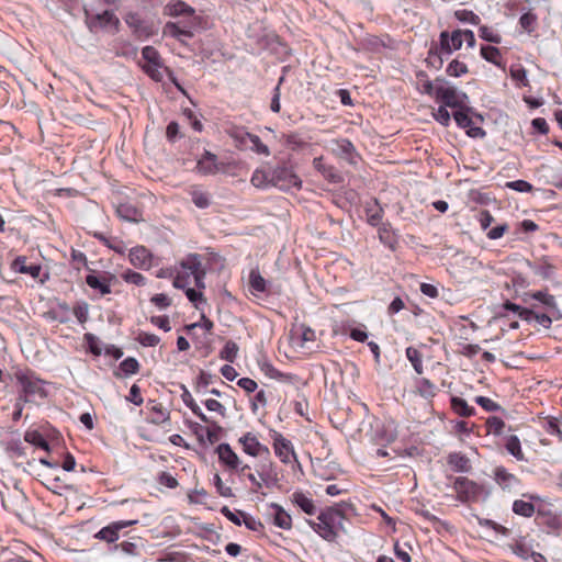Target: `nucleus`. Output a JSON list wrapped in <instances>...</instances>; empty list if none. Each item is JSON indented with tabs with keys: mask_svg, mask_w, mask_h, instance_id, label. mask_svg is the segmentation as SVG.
<instances>
[{
	"mask_svg": "<svg viewBox=\"0 0 562 562\" xmlns=\"http://www.w3.org/2000/svg\"><path fill=\"white\" fill-rule=\"evenodd\" d=\"M345 514L339 508L328 507L319 513L317 520H307L308 526L325 541L334 542L342 529Z\"/></svg>",
	"mask_w": 562,
	"mask_h": 562,
	"instance_id": "obj_1",
	"label": "nucleus"
},
{
	"mask_svg": "<svg viewBox=\"0 0 562 562\" xmlns=\"http://www.w3.org/2000/svg\"><path fill=\"white\" fill-rule=\"evenodd\" d=\"M452 488L457 494V499L463 504L477 503L490 495V491L483 484H480L467 476H457L453 479Z\"/></svg>",
	"mask_w": 562,
	"mask_h": 562,
	"instance_id": "obj_2",
	"label": "nucleus"
},
{
	"mask_svg": "<svg viewBox=\"0 0 562 562\" xmlns=\"http://www.w3.org/2000/svg\"><path fill=\"white\" fill-rule=\"evenodd\" d=\"M15 378L22 389L20 401L35 402L47 397L45 382L38 379L33 371H19L15 373Z\"/></svg>",
	"mask_w": 562,
	"mask_h": 562,
	"instance_id": "obj_3",
	"label": "nucleus"
},
{
	"mask_svg": "<svg viewBox=\"0 0 562 562\" xmlns=\"http://www.w3.org/2000/svg\"><path fill=\"white\" fill-rule=\"evenodd\" d=\"M434 99L441 105L458 109L468 103V95L451 86L445 78L438 77L437 92Z\"/></svg>",
	"mask_w": 562,
	"mask_h": 562,
	"instance_id": "obj_4",
	"label": "nucleus"
},
{
	"mask_svg": "<svg viewBox=\"0 0 562 562\" xmlns=\"http://www.w3.org/2000/svg\"><path fill=\"white\" fill-rule=\"evenodd\" d=\"M270 184L283 190L289 191L293 188L300 189L302 181L292 168L286 166H278L270 170Z\"/></svg>",
	"mask_w": 562,
	"mask_h": 562,
	"instance_id": "obj_5",
	"label": "nucleus"
},
{
	"mask_svg": "<svg viewBox=\"0 0 562 562\" xmlns=\"http://www.w3.org/2000/svg\"><path fill=\"white\" fill-rule=\"evenodd\" d=\"M142 56L145 60L143 65L144 72L155 81L162 80L161 68L164 66L159 52L153 46H145L142 49Z\"/></svg>",
	"mask_w": 562,
	"mask_h": 562,
	"instance_id": "obj_6",
	"label": "nucleus"
},
{
	"mask_svg": "<svg viewBox=\"0 0 562 562\" xmlns=\"http://www.w3.org/2000/svg\"><path fill=\"white\" fill-rule=\"evenodd\" d=\"M183 273L189 272V277L194 279V284L198 289H204L205 270L202 266L201 258L198 254L187 256L180 263Z\"/></svg>",
	"mask_w": 562,
	"mask_h": 562,
	"instance_id": "obj_7",
	"label": "nucleus"
},
{
	"mask_svg": "<svg viewBox=\"0 0 562 562\" xmlns=\"http://www.w3.org/2000/svg\"><path fill=\"white\" fill-rule=\"evenodd\" d=\"M271 437L273 451L282 463L289 464L292 461L297 462L294 446L289 439L278 431H273Z\"/></svg>",
	"mask_w": 562,
	"mask_h": 562,
	"instance_id": "obj_8",
	"label": "nucleus"
},
{
	"mask_svg": "<svg viewBox=\"0 0 562 562\" xmlns=\"http://www.w3.org/2000/svg\"><path fill=\"white\" fill-rule=\"evenodd\" d=\"M124 21L138 40H147L156 33L154 26L147 23L137 12H127L124 15Z\"/></svg>",
	"mask_w": 562,
	"mask_h": 562,
	"instance_id": "obj_9",
	"label": "nucleus"
},
{
	"mask_svg": "<svg viewBox=\"0 0 562 562\" xmlns=\"http://www.w3.org/2000/svg\"><path fill=\"white\" fill-rule=\"evenodd\" d=\"M238 443L241 446L243 451L250 457H270L269 448L262 445L258 436L252 431H247L240 436Z\"/></svg>",
	"mask_w": 562,
	"mask_h": 562,
	"instance_id": "obj_10",
	"label": "nucleus"
},
{
	"mask_svg": "<svg viewBox=\"0 0 562 562\" xmlns=\"http://www.w3.org/2000/svg\"><path fill=\"white\" fill-rule=\"evenodd\" d=\"M138 522L137 519H133V520H117V521H113L111 522L110 525L101 528L95 535L94 537L99 540H102V541H105L108 543H113L115 542L119 537H120V532L126 528V527H131V526H134Z\"/></svg>",
	"mask_w": 562,
	"mask_h": 562,
	"instance_id": "obj_11",
	"label": "nucleus"
},
{
	"mask_svg": "<svg viewBox=\"0 0 562 562\" xmlns=\"http://www.w3.org/2000/svg\"><path fill=\"white\" fill-rule=\"evenodd\" d=\"M493 479L503 491L507 492H514L521 485V480L503 465L493 470Z\"/></svg>",
	"mask_w": 562,
	"mask_h": 562,
	"instance_id": "obj_12",
	"label": "nucleus"
},
{
	"mask_svg": "<svg viewBox=\"0 0 562 562\" xmlns=\"http://www.w3.org/2000/svg\"><path fill=\"white\" fill-rule=\"evenodd\" d=\"M440 48L441 54L450 56L453 52L459 50L463 45V38H461V30H454L449 33L442 31L439 35V43L437 44Z\"/></svg>",
	"mask_w": 562,
	"mask_h": 562,
	"instance_id": "obj_13",
	"label": "nucleus"
},
{
	"mask_svg": "<svg viewBox=\"0 0 562 562\" xmlns=\"http://www.w3.org/2000/svg\"><path fill=\"white\" fill-rule=\"evenodd\" d=\"M148 412L147 422L149 424L161 426L170 420V412L162 403L156 400H148L146 403Z\"/></svg>",
	"mask_w": 562,
	"mask_h": 562,
	"instance_id": "obj_14",
	"label": "nucleus"
},
{
	"mask_svg": "<svg viewBox=\"0 0 562 562\" xmlns=\"http://www.w3.org/2000/svg\"><path fill=\"white\" fill-rule=\"evenodd\" d=\"M11 268L18 273L29 274L35 280L40 279L41 283H44L48 279L47 273H45V278H41L42 266L36 263H27V258L25 256L16 257L13 260Z\"/></svg>",
	"mask_w": 562,
	"mask_h": 562,
	"instance_id": "obj_15",
	"label": "nucleus"
},
{
	"mask_svg": "<svg viewBox=\"0 0 562 562\" xmlns=\"http://www.w3.org/2000/svg\"><path fill=\"white\" fill-rule=\"evenodd\" d=\"M87 19L90 30L113 26L117 31L121 23L119 18L112 11L109 10H105L101 13H97L93 15H87Z\"/></svg>",
	"mask_w": 562,
	"mask_h": 562,
	"instance_id": "obj_16",
	"label": "nucleus"
},
{
	"mask_svg": "<svg viewBox=\"0 0 562 562\" xmlns=\"http://www.w3.org/2000/svg\"><path fill=\"white\" fill-rule=\"evenodd\" d=\"M469 111L467 104L463 108H458L453 113L456 123L461 128H468V134L472 137L484 136L485 132L481 127H472L473 121Z\"/></svg>",
	"mask_w": 562,
	"mask_h": 562,
	"instance_id": "obj_17",
	"label": "nucleus"
},
{
	"mask_svg": "<svg viewBox=\"0 0 562 562\" xmlns=\"http://www.w3.org/2000/svg\"><path fill=\"white\" fill-rule=\"evenodd\" d=\"M113 280H115L114 274L105 272L103 276L99 277L93 270H91V273L86 277V283L91 289L98 290L102 295L111 293V283Z\"/></svg>",
	"mask_w": 562,
	"mask_h": 562,
	"instance_id": "obj_18",
	"label": "nucleus"
},
{
	"mask_svg": "<svg viewBox=\"0 0 562 562\" xmlns=\"http://www.w3.org/2000/svg\"><path fill=\"white\" fill-rule=\"evenodd\" d=\"M128 260L135 268L148 270L151 267L153 254L144 246H136L130 250Z\"/></svg>",
	"mask_w": 562,
	"mask_h": 562,
	"instance_id": "obj_19",
	"label": "nucleus"
},
{
	"mask_svg": "<svg viewBox=\"0 0 562 562\" xmlns=\"http://www.w3.org/2000/svg\"><path fill=\"white\" fill-rule=\"evenodd\" d=\"M216 453L218 456L220 462L228 470L234 471V469H238V467L241 464L240 458L228 443H220L216 448Z\"/></svg>",
	"mask_w": 562,
	"mask_h": 562,
	"instance_id": "obj_20",
	"label": "nucleus"
},
{
	"mask_svg": "<svg viewBox=\"0 0 562 562\" xmlns=\"http://www.w3.org/2000/svg\"><path fill=\"white\" fill-rule=\"evenodd\" d=\"M292 504L297 506L306 515L313 516L316 514V505L308 493L295 491L290 496Z\"/></svg>",
	"mask_w": 562,
	"mask_h": 562,
	"instance_id": "obj_21",
	"label": "nucleus"
},
{
	"mask_svg": "<svg viewBox=\"0 0 562 562\" xmlns=\"http://www.w3.org/2000/svg\"><path fill=\"white\" fill-rule=\"evenodd\" d=\"M313 166L330 183H340L342 181L340 172L334 166L325 164L323 157L314 158Z\"/></svg>",
	"mask_w": 562,
	"mask_h": 562,
	"instance_id": "obj_22",
	"label": "nucleus"
},
{
	"mask_svg": "<svg viewBox=\"0 0 562 562\" xmlns=\"http://www.w3.org/2000/svg\"><path fill=\"white\" fill-rule=\"evenodd\" d=\"M116 214L120 218L128 222L143 221V211L136 204L131 202L120 203L116 207Z\"/></svg>",
	"mask_w": 562,
	"mask_h": 562,
	"instance_id": "obj_23",
	"label": "nucleus"
},
{
	"mask_svg": "<svg viewBox=\"0 0 562 562\" xmlns=\"http://www.w3.org/2000/svg\"><path fill=\"white\" fill-rule=\"evenodd\" d=\"M196 169L202 175H215L220 170L216 155L205 151L198 160Z\"/></svg>",
	"mask_w": 562,
	"mask_h": 562,
	"instance_id": "obj_24",
	"label": "nucleus"
},
{
	"mask_svg": "<svg viewBox=\"0 0 562 562\" xmlns=\"http://www.w3.org/2000/svg\"><path fill=\"white\" fill-rule=\"evenodd\" d=\"M194 12L192 7L181 0L170 1L164 8V14L169 16H193Z\"/></svg>",
	"mask_w": 562,
	"mask_h": 562,
	"instance_id": "obj_25",
	"label": "nucleus"
},
{
	"mask_svg": "<svg viewBox=\"0 0 562 562\" xmlns=\"http://www.w3.org/2000/svg\"><path fill=\"white\" fill-rule=\"evenodd\" d=\"M416 86L420 93L434 98L437 92L438 77L435 80H430L428 75L420 70L416 74Z\"/></svg>",
	"mask_w": 562,
	"mask_h": 562,
	"instance_id": "obj_26",
	"label": "nucleus"
},
{
	"mask_svg": "<svg viewBox=\"0 0 562 562\" xmlns=\"http://www.w3.org/2000/svg\"><path fill=\"white\" fill-rule=\"evenodd\" d=\"M450 407L454 414L463 418L472 417L476 413L473 406H470L464 398L459 396L450 398Z\"/></svg>",
	"mask_w": 562,
	"mask_h": 562,
	"instance_id": "obj_27",
	"label": "nucleus"
},
{
	"mask_svg": "<svg viewBox=\"0 0 562 562\" xmlns=\"http://www.w3.org/2000/svg\"><path fill=\"white\" fill-rule=\"evenodd\" d=\"M528 295L532 300L540 302L549 313L555 314L559 312L554 295L548 293L547 291H533L528 293Z\"/></svg>",
	"mask_w": 562,
	"mask_h": 562,
	"instance_id": "obj_28",
	"label": "nucleus"
},
{
	"mask_svg": "<svg viewBox=\"0 0 562 562\" xmlns=\"http://www.w3.org/2000/svg\"><path fill=\"white\" fill-rule=\"evenodd\" d=\"M447 462L456 472H469L471 470L470 459L462 452L450 453Z\"/></svg>",
	"mask_w": 562,
	"mask_h": 562,
	"instance_id": "obj_29",
	"label": "nucleus"
},
{
	"mask_svg": "<svg viewBox=\"0 0 562 562\" xmlns=\"http://www.w3.org/2000/svg\"><path fill=\"white\" fill-rule=\"evenodd\" d=\"M481 56L488 63H492L501 69H505V63L503 60L501 50L495 46L485 45L480 49Z\"/></svg>",
	"mask_w": 562,
	"mask_h": 562,
	"instance_id": "obj_30",
	"label": "nucleus"
},
{
	"mask_svg": "<svg viewBox=\"0 0 562 562\" xmlns=\"http://www.w3.org/2000/svg\"><path fill=\"white\" fill-rule=\"evenodd\" d=\"M271 508L274 510L273 524L284 530L292 528V517L284 510L279 504H271Z\"/></svg>",
	"mask_w": 562,
	"mask_h": 562,
	"instance_id": "obj_31",
	"label": "nucleus"
},
{
	"mask_svg": "<svg viewBox=\"0 0 562 562\" xmlns=\"http://www.w3.org/2000/svg\"><path fill=\"white\" fill-rule=\"evenodd\" d=\"M284 145L291 150H302L308 146V143L297 132H290L282 135Z\"/></svg>",
	"mask_w": 562,
	"mask_h": 562,
	"instance_id": "obj_32",
	"label": "nucleus"
},
{
	"mask_svg": "<svg viewBox=\"0 0 562 562\" xmlns=\"http://www.w3.org/2000/svg\"><path fill=\"white\" fill-rule=\"evenodd\" d=\"M272 463H270V467ZM259 479L254 473H247V479L252 484L256 491H259L263 484H268L272 477H271V468L268 470L266 465H262L261 470L258 471Z\"/></svg>",
	"mask_w": 562,
	"mask_h": 562,
	"instance_id": "obj_33",
	"label": "nucleus"
},
{
	"mask_svg": "<svg viewBox=\"0 0 562 562\" xmlns=\"http://www.w3.org/2000/svg\"><path fill=\"white\" fill-rule=\"evenodd\" d=\"M226 133L231 138L235 140L236 147L239 149H245L247 147L248 139L251 135V133L237 126H232L227 128Z\"/></svg>",
	"mask_w": 562,
	"mask_h": 562,
	"instance_id": "obj_34",
	"label": "nucleus"
},
{
	"mask_svg": "<svg viewBox=\"0 0 562 562\" xmlns=\"http://www.w3.org/2000/svg\"><path fill=\"white\" fill-rule=\"evenodd\" d=\"M447 57L446 54L440 53V48L437 44L431 45L428 56L426 58V64L428 67H431L436 70H439L443 66V59Z\"/></svg>",
	"mask_w": 562,
	"mask_h": 562,
	"instance_id": "obj_35",
	"label": "nucleus"
},
{
	"mask_svg": "<svg viewBox=\"0 0 562 562\" xmlns=\"http://www.w3.org/2000/svg\"><path fill=\"white\" fill-rule=\"evenodd\" d=\"M510 78L516 82V87H529L530 82L527 77V70L520 64L513 65L509 69Z\"/></svg>",
	"mask_w": 562,
	"mask_h": 562,
	"instance_id": "obj_36",
	"label": "nucleus"
},
{
	"mask_svg": "<svg viewBox=\"0 0 562 562\" xmlns=\"http://www.w3.org/2000/svg\"><path fill=\"white\" fill-rule=\"evenodd\" d=\"M191 200L199 209H206L211 205L210 194L202 191L198 187H192L189 191Z\"/></svg>",
	"mask_w": 562,
	"mask_h": 562,
	"instance_id": "obj_37",
	"label": "nucleus"
},
{
	"mask_svg": "<svg viewBox=\"0 0 562 562\" xmlns=\"http://www.w3.org/2000/svg\"><path fill=\"white\" fill-rule=\"evenodd\" d=\"M162 33H164V35L171 36L175 38H180L181 36H186V37L193 36V34L190 30H188L186 27H181L179 25V23H175V22L166 23V25L164 26Z\"/></svg>",
	"mask_w": 562,
	"mask_h": 562,
	"instance_id": "obj_38",
	"label": "nucleus"
},
{
	"mask_svg": "<svg viewBox=\"0 0 562 562\" xmlns=\"http://www.w3.org/2000/svg\"><path fill=\"white\" fill-rule=\"evenodd\" d=\"M249 286L252 292L263 293L267 291V281L260 274L258 269H252L249 273Z\"/></svg>",
	"mask_w": 562,
	"mask_h": 562,
	"instance_id": "obj_39",
	"label": "nucleus"
},
{
	"mask_svg": "<svg viewBox=\"0 0 562 562\" xmlns=\"http://www.w3.org/2000/svg\"><path fill=\"white\" fill-rule=\"evenodd\" d=\"M405 355H406V358L412 363V366H413L414 370L416 371V373L417 374H422L423 370H424L422 352L417 348L411 346V347L406 348Z\"/></svg>",
	"mask_w": 562,
	"mask_h": 562,
	"instance_id": "obj_40",
	"label": "nucleus"
},
{
	"mask_svg": "<svg viewBox=\"0 0 562 562\" xmlns=\"http://www.w3.org/2000/svg\"><path fill=\"white\" fill-rule=\"evenodd\" d=\"M24 440L27 443H31L35 447H38L41 449H44L46 451L49 450V445L47 440L44 438V436L38 430H27L24 434Z\"/></svg>",
	"mask_w": 562,
	"mask_h": 562,
	"instance_id": "obj_41",
	"label": "nucleus"
},
{
	"mask_svg": "<svg viewBox=\"0 0 562 562\" xmlns=\"http://www.w3.org/2000/svg\"><path fill=\"white\" fill-rule=\"evenodd\" d=\"M506 450L515 457L517 460H525V454L521 450L520 440L516 435H512L506 439L505 443Z\"/></svg>",
	"mask_w": 562,
	"mask_h": 562,
	"instance_id": "obj_42",
	"label": "nucleus"
},
{
	"mask_svg": "<svg viewBox=\"0 0 562 562\" xmlns=\"http://www.w3.org/2000/svg\"><path fill=\"white\" fill-rule=\"evenodd\" d=\"M379 238L383 245L389 247L390 249H394L397 243L396 235L391 229L390 225H382L379 228Z\"/></svg>",
	"mask_w": 562,
	"mask_h": 562,
	"instance_id": "obj_43",
	"label": "nucleus"
},
{
	"mask_svg": "<svg viewBox=\"0 0 562 562\" xmlns=\"http://www.w3.org/2000/svg\"><path fill=\"white\" fill-rule=\"evenodd\" d=\"M182 401L183 403L192 411V413L198 416L203 423H209L210 419L207 416L202 412L200 406L195 403L194 398L190 394L188 390H184L182 394Z\"/></svg>",
	"mask_w": 562,
	"mask_h": 562,
	"instance_id": "obj_44",
	"label": "nucleus"
},
{
	"mask_svg": "<svg viewBox=\"0 0 562 562\" xmlns=\"http://www.w3.org/2000/svg\"><path fill=\"white\" fill-rule=\"evenodd\" d=\"M513 512L516 515L529 518L535 514L536 509L532 503L522 499H516L513 503Z\"/></svg>",
	"mask_w": 562,
	"mask_h": 562,
	"instance_id": "obj_45",
	"label": "nucleus"
},
{
	"mask_svg": "<svg viewBox=\"0 0 562 562\" xmlns=\"http://www.w3.org/2000/svg\"><path fill=\"white\" fill-rule=\"evenodd\" d=\"M121 278L123 281L130 284H134L137 286L146 285L147 279L139 272H136L132 269H126L121 273Z\"/></svg>",
	"mask_w": 562,
	"mask_h": 562,
	"instance_id": "obj_46",
	"label": "nucleus"
},
{
	"mask_svg": "<svg viewBox=\"0 0 562 562\" xmlns=\"http://www.w3.org/2000/svg\"><path fill=\"white\" fill-rule=\"evenodd\" d=\"M446 72L450 77H461L469 72V68L465 63L460 61L459 59H453L448 64Z\"/></svg>",
	"mask_w": 562,
	"mask_h": 562,
	"instance_id": "obj_47",
	"label": "nucleus"
},
{
	"mask_svg": "<svg viewBox=\"0 0 562 562\" xmlns=\"http://www.w3.org/2000/svg\"><path fill=\"white\" fill-rule=\"evenodd\" d=\"M477 524L481 527L490 528V529L494 530L496 533L502 535L504 537H507L510 535V530L507 527H505L492 519L477 517Z\"/></svg>",
	"mask_w": 562,
	"mask_h": 562,
	"instance_id": "obj_48",
	"label": "nucleus"
},
{
	"mask_svg": "<svg viewBox=\"0 0 562 562\" xmlns=\"http://www.w3.org/2000/svg\"><path fill=\"white\" fill-rule=\"evenodd\" d=\"M537 22L538 16L531 11L524 13L519 19V25L524 31H526L529 34L535 32L537 27Z\"/></svg>",
	"mask_w": 562,
	"mask_h": 562,
	"instance_id": "obj_49",
	"label": "nucleus"
},
{
	"mask_svg": "<svg viewBox=\"0 0 562 562\" xmlns=\"http://www.w3.org/2000/svg\"><path fill=\"white\" fill-rule=\"evenodd\" d=\"M418 393L426 398L434 397L437 394V386L426 378H423L417 383Z\"/></svg>",
	"mask_w": 562,
	"mask_h": 562,
	"instance_id": "obj_50",
	"label": "nucleus"
},
{
	"mask_svg": "<svg viewBox=\"0 0 562 562\" xmlns=\"http://www.w3.org/2000/svg\"><path fill=\"white\" fill-rule=\"evenodd\" d=\"M238 355V346L235 341H226L223 349L220 351V358L228 362H234Z\"/></svg>",
	"mask_w": 562,
	"mask_h": 562,
	"instance_id": "obj_51",
	"label": "nucleus"
},
{
	"mask_svg": "<svg viewBox=\"0 0 562 562\" xmlns=\"http://www.w3.org/2000/svg\"><path fill=\"white\" fill-rule=\"evenodd\" d=\"M135 339L144 347H156L160 342L159 336L144 330H139Z\"/></svg>",
	"mask_w": 562,
	"mask_h": 562,
	"instance_id": "obj_52",
	"label": "nucleus"
},
{
	"mask_svg": "<svg viewBox=\"0 0 562 562\" xmlns=\"http://www.w3.org/2000/svg\"><path fill=\"white\" fill-rule=\"evenodd\" d=\"M454 16L460 22L470 23L473 25H479L481 22V19L477 14H475L473 11L467 10V9L457 10L454 12Z\"/></svg>",
	"mask_w": 562,
	"mask_h": 562,
	"instance_id": "obj_53",
	"label": "nucleus"
},
{
	"mask_svg": "<svg viewBox=\"0 0 562 562\" xmlns=\"http://www.w3.org/2000/svg\"><path fill=\"white\" fill-rule=\"evenodd\" d=\"M510 550L519 558L527 560L529 559L532 550L531 547L525 543L522 540H516L509 544Z\"/></svg>",
	"mask_w": 562,
	"mask_h": 562,
	"instance_id": "obj_54",
	"label": "nucleus"
},
{
	"mask_svg": "<svg viewBox=\"0 0 562 562\" xmlns=\"http://www.w3.org/2000/svg\"><path fill=\"white\" fill-rule=\"evenodd\" d=\"M485 426L488 434L498 436L503 432L505 428V423L502 418L497 416H491L486 419Z\"/></svg>",
	"mask_w": 562,
	"mask_h": 562,
	"instance_id": "obj_55",
	"label": "nucleus"
},
{
	"mask_svg": "<svg viewBox=\"0 0 562 562\" xmlns=\"http://www.w3.org/2000/svg\"><path fill=\"white\" fill-rule=\"evenodd\" d=\"M479 33H480V37L486 42H490L493 44H499L502 42L501 34L490 26H486V25L480 26Z\"/></svg>",
	"mask_w": 562,
	"mask_h": 562,
	"instance_id": "obj_56",
	"label": "nucleus"
},
{
	"mask_svg": "<svg viewBox=\"0 0 562 562\" xmlns=\"http://www.w3.org/2000/svg\"><path fill=\"white\" fill-rule=\"evenodd\" d=\"M269 178H270V170L269 171L255 170L251 176L250 182L256 188H266L267 186L270 184Z\"/></svg>",
	"mask_w": 562,
	"mask_h": 562,
	"instance_id": "obj_57",
	"label": "nucleus"
},
{
	"mask_svg": "<svg viewBox=\"0 0 562 562\" xmlns=\"http://www.w3.org/2000/svg\"><path fill=\"white\" fill-rule=\"evenodd\" d=\"M248 142L251 144L249 147L254 153L258 155L269 156L270 149L263 144L258 135L251 134Z\"/></svg>",
	"mask_w": 562,
	"mask_h": 562,
	"instance_id": "obj_58",
	"label": "nucleus"
},
{
	"mask_svg": "<svg viewBox=\"0 0 562 562\" xmlns=\"http://www.w3.org/2000/svg\"><path fill=\"white\" fill-rule=\"evenodd\" d=\"M555 269L557 268L554 265L543 259L538 263L536 268V273L540 276L542 279H551L555 272Z\"/></svg>",
	"mask_w": 562,
	"mask_h": 562,
	"instance_id": "obj_59",
	"label": "nucleus"
},
{
	"mask_svg": "<svg viewBox=\"0 0 562 562\" xmlns=\"http://www.w3.org/2000/svg\"><path fill=\"white\" fill-rule=\"evenodd\" d=\"M474 402L486 412H498L502 409V406L497 402L486 396H476Z\"/></svg>",
	"mask_w": 562,
	"mask_h": 562,
	"instance_id": "obj_60",
	"label": "nucleus"
},
{
	"mask_svg": "<svg viewBox=\"0 0 562 562\" xmlns=\"http://www.w3.org/2000/svg\"><path fill=\"white\" fill-rule=\"evenodd\" d=\"M503 308L517 314L521 319H526V321L529 319L530 314H532V311L521 307L520 305L515 304L509 301H507L503 304Z\"/></svg>",
	"mask_w": 562,
	"mask_h": 562,
	"instance_id": "obj_61",
	"label": "nucleus"
},
{
	"mask_svg": "<svg viewBox=\"0 0 562 562\" xmlns=\"http://www.w3.org/2000/svg\"><path fill=\"white\" fill-rule=\"evenodd\" d=\"M411 550L412 547L407 543H405L404 546H401L398 541H395L394 543V554L402 562H412V558L409 554Z\"/></svg>",
	"mask_w": 562,
	"mask_h": 562,
	"instance_id": "obj_62",
	"label": "nucleus"
},
{
	"mask_svg": "<svg viewBox=\"0 0 562 562\" xmlns=\"http://www.w3.org/2000/svg\"><path fill=\"white\" fill-rule=\"evenodd\" d=\"M72 313L80 324H85L89 318V305L86 302L77 303Z\"/></svg>",
	"mask_w": 562,
	"mask_h": 562,
	"instance_id": "obj_63",
	"label": "nucleus"
},
{
	"mask_svg": "<svg viewBox=\"0 0 562 562\" xmlns=\"http://www.w3.org/2000/svg\"><path fill=\"white\" fill-rule=\"evenodd\" d=\"M260 369L270 379L284 380L285 378H288L286 374H284L281 371H279L274 366H272L269 362L261 363L260 364Z\"/></svg>",
	"mask_w": 562,
	"mask_h": 562,
	"instance_id": "obj_64",
	"label": "nucleus"
}]
</instances>
